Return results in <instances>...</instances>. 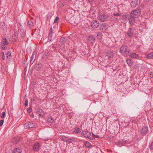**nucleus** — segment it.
I'll use <instances>...</instances> for the list:
<instances>
[{"label":"nucleus","instance_id":"17","mask_svg":"<svg viewBox=\"0 0 153 153\" xmlns=\"http://www.w3.org/2000/svg\"><path fill=\"white\" fill-rule=\"evenodd\" d=\"M47 121L48 123H54V120L53 117L49 116L48 118Z\"/></svg>","mask_w":153,"mask_h":153},{"label":"nucleus","instance_id":"37","mask_svg":"<svg viewBox=\"0 0 153 153\" xmlns=\"http://www.w3.org/2000/svg\"><path fill=\"white\" fill-rule=\"evenodd\" d=\"M28 101L27 100H26L25 102V106H27L28 105Z\"/></svg>","mask_w":153,"mask_h":153},{"label":"nucleus","instance_id":"23","mask_svg":"<svg viewBox=\"0 0 153 153\" xmlns=\"http://www.w3.org/2000/svg\"><path fill=\"white\" fill-rule=\"evenodd\" d=\"M130 56L131 58H137L138 57V55L135 53H131Z\"/></svg>","mask_w":153,"mask_h":153},{"label":"nucleus","instance_id":"38","mask_svg":"<svg viewBox=\"0 0 153 153\" xmlns=\"http://www.w3.org/2000/svg\"><path fill=\"white\" fill-rule=\"evenodd\" d=\"M4 122V120H1L0 121V125L1 126H2Z\"/></svg>","mask_w":153,"mask_h":153},{"label":"nucleus","instance_id":"14","mask_svg":"<svg viewBox=\"0 0 153 153\" xmlns=\"http://www.w3.org/2000/svg\"><path fill=\"white\" fill-rule=\"evenodd\" d=\"M88 40L90 42L92 43L95 42V39L93 36H91L88 37Z\"/></svg>","mask_w":153,"mask_h":153},{"label":"nucleus","instance_id":"18","mask_svg":"<svg viewBox=\"0 0 153 153\" xmlns=\"http://www.w3.org/2000/svg\"><path fill=\"white\" fill-rule=\"evenodd\" d=\"M126 62L127 64L129 66H131L132 65L133 62V61L130 59H127L126 60Z\"/></svg>","mask_w":153,"mask_h":153},{"label":"nucleus","instance_id":"13","mask_svg":"<svg viewBox=\"0 0 153 153\" xmlns=\"http://www.w3.org/2000/svg\"><path fill=\"white\" fill-rule=\"evenodd\" d=\"M138 1L137 0H133L131 2V5L133 7H134L137 5Z\"/></svg>","mask_w":153,"mask_h":153},{"label":"nucleus","instance_id":"4","mask_svg":"<svg viewBox=\"0 0 153 153\" xmlns=\"http://www.w3.org/2000/svg\"><path fill=\"white\" fill-rule=\"evenodd\" d=\"M36 124L35 123L31 122H27L24 125V128H31L35 127Z\"/></svg>","mask_w":153,"mask_h":153},{"label":"nucleus","instance_id":"9","mask_svg":"<svg viewBox=\"0 0 153 153\" xmlns=\"http://www.w3.org/2000/svg\"><path fill=\"white\" fill-rule=\"evenodd\" d=\"M18 33L16 30H13L12 32V38L16 40L18 38Z\"/></svg>","mask_w":153,"mask_h":153},{"label":"nucleus","instance_id":"30","mask_svg":"<svg viewBox=\"0 0 153 153\" xmlns=\"http://www.w3.org/2000/svg\"><path fill=\"white\" fill-rule=\"evenodd\" d=\"M97 37L98 39H101L102 37V33L100 32H99L97 34Z\"/></svg>","mask_w":153,"mask_h":153},{"label":"nucleus","instance_id":"22","mask_svg":"<svg viewBox=\"0 0 153 153\" xmlns=\"http://www.w3.org/2000/svg\"><path fill=\"white\" fill-rule=\"evenodd\" d=\"M53 33H52V28H51V33H50L48 34V39H49V40L50 41H51L52 39L51 38L52 37V36L53 35Z\"/></svg>","mask_w":153,"mask_h":153},{"label":"nucleus","instance_id":"1","mask_svg":"<svg viewBox=\"0 0 153 153\" xmlns=\"http://www.w3.org/2000/svg\"><path fill=\"white\" fill-rule=\"evenodd\" d=\"M141 14V10L139 9L133 10L128 16V20L131 25H134L135 23V18L138 17Z\"/></svg>","mask_w":153,"mask_h":153},{"label":"nucleus","instance_id":"39","mask_svg":"<svg viewBox=\"0 0 153 153\" xmlns=\"http://www.w3.org/2000/svg\"><path fill=\"white\" fill-rule=\"evenodd\" d=\"M1 54L2 55V59H4V53L3 52H1Z\"/></svg>","mask_w":153,"mask_h":153},{"label":"nucleus","instance_id":"6","mask_svg":"<svg viewBox=\"0 0 153 153\" xmlns=\"http://www.w3.org/2000/svg\"><path fill=\"white\" fill-rule=\"evenodd\" d=\"M40 147L41 145L39 143H36L33 146V149L34 151L38 152L39 150Z\"/></svg>","mask_w":153,"mask_h":153},{"label":"nucleus","instance_id":"12","mask_svg":"<svg viewBox=\"0 0 153 153\" xmlns=\"http://www.w3.org/2000/svg\"><path fill=\"white\" fill-rule=\"evenodd\" d=\"M106 56L109 58H112L114 56L113 52L111 51H109L107 52Z\"/></svg>","mask_w":153,"mask_h":153},{"label":"nucleus","instance_id":"8","mask_svg":"<svg viewBox=\"0 0 153 153\" xmlns=\"http://www.w3.org/2000/svg\"><path fill=\"white\" fill-rule=\"evenodd\" d=\"M82 134L84 137L92 140L91 138L89 137L91 135V134L90 132L88 131H83L82 133Z\"/></svg>","mask_w":153,"mask_h":153},{"label":"nucleus","instance_id":"33","mask_svg":"<svg viewBox=\"0 0 153 153\" xmlns=\"http://www.w3.org/2000/svg\"><path fill=\"white\" fill-rule=\"evenodd\" d=\"M60 139L62 141H65V142H67V139L66 138H65V137H62L60 138Z\"/></svg>","mask_w":153,"mask_h":153},{"label":"nucleus","instance_id":"40","mask_svg":"<svg viewBox=\"0 0 153 153\" xmlns=\"http://www.w3.org/2000/svg\"><path fill=\"white\" fill-rule=\"evenodd\" d=\"M35 61V59H34V60H31L30 59V64L31 65H32L33 64Z\"/></svg>","mask_w":153,"mask_h":153},{"label":"nucleus","instance_id":"35","mask_svg":"<svg viewBox=\"0 0 153 153\" xmlns=\"http://www.w3.org/2000/svg\"><path fill=\"white\" fill-rule=\"evenodd\" d=\"M1 49L3 50H5L7 48L6 46L5 45H3L2 44L1 46Z\"/></svg>","mask_w":153,"mask_h":153},{"label":"nucleus","instance_id":"36","mask_svg":"<svg viewBox=\"0 0 153 153\" xmlns=\"http://www.w3.org/2000/svg\"><path fill=\"white\" fill-rule=\"evenodd\" d=\"M149 148L150 149L153 150V142L151 143Z\"/></svg>","mask_w":153,"mask_h":153},{"label":"nucleus","instance_id":"45","mask_svg":"<svg viewBox=\"0 0 153 153\" xmlns=\"http://www.w3.org/2000/svg\"><path fill=\"white\" fill-rule=\"evenodd\" d=\"M97 138H99L100 136L99 135H94Z\"/></svg>","mask_w":153,"mask_h":153},{"label":"nucleus","instance_id":"41","mask_svg":"<svg viewBox=\"0 0 153 153\" xmlns=\"http://www.w3.org/2000/svg\"><path fill=\"white\" fill-rule=\"evenodd\" d=\"M120 14L119 13H117L116 14H114V15L115 16H120Z\"/></svg>","mask_w":153,"mask_h":153},{"label":"nucleus","instance_id":"20","mask_svg":"<svg viewBox=\"0 0 153 153\" xmlns=\"http://www.w3.org/2000/svg\"><path fill=\"white\" fill-rule=\"evenodd\" d=\"M145 57L149 59L153 57V53L151 52L148 53L146 55Z\"/></svg>","mask_w":153,"mask_h":153},{"label":"nucleus","instance_id":"26","mask_svg":"<svg viewBox=\"0 0 153 153\" xmlns=\"http://www.w3.org/2000/svg\"><path fill=\"white\" fill-rule=\"evenodd\" d=\"M85 146L88 148H90L91 147V145L90 143L88 142L85 141L84 143Z\"/></svg>","mask_w":153,"mask_h":153},{"label":"nucleus","instance_id":"25","mask_svg":"<svg viewBox=\"0 0 153 153\" xmlns=\"http://www.w3.org/2000/svg\"><path fill=\"white\" fill-rule=\"evenodd\" d=\"M27 26L29 28H31L33 27V24L31 21H29L28 22Z\"/></svg>","mask_w":153,"mask_h":153},{"label":"nucleus","instance_id":"47","mask_svg":"<svg viewBox=\"0 0 153 153\" xmlns=\"http://www.w3.org/2000/svg\"><path fill=\"white\" fill-rule=\"evenodd\" d=\"M17 141L18 142V141H19V140H17Z\"/></svg>","mask_w":153,"mask_h":153},{"label":"nucleus","instance_id":"21","mask_svg":"<svg viewBox=\"0 0 153 153\" xmlns=\"http://www.w3.org/2000/svg\"><path fill=\"white\" fill-rule=\"evenodd\" d=\"M20 30L21 36L22 38H24L25 36V34L24 29L23 28H21L20 29Z\"/></svg>","mask_w":153,"mask_h":153},{"label":"nucleus","instance_id":"28","mask_svg":"<svg viewBox=\"0 0 153 153\" xmlns=\"http://www.w3.org/2000/svg\"><path fill=\"white\" fill-rule=\"evenodd\" d=\"M3 40H4L2 42L3 45H6L8 44V42L6 39H4Z\"/></svg>","mask_w":153,"mask_h":153},{"label":"nucleus","instance_id":"29","mask_svg":"<svg viewBox=\"0 0 153 153\" xmlns=\"http://www.w3.org/2000/svg\"><path fill=\"white\" fill-rule=\"evenodd\" d=\"M75 132L77 133H79L80 132V129L78 128H75Z\"/></svg>","mask_w":153,"mask_h":153},{"label":"nucleus","instance_id":"10","mask_svg":"<svg viewBox=\"0 0 153 153\" xmlns=\"http://www.w3.org/2000/svg\"><path fill=\"white\" fill-rule=\"evenodd\" d=\"M148 128L146 126H144L143 127L141 131V132L142 134H146L148 131Z\"/></svg>","mask_w":153,"mask_h":153},{"label":"nucleus","instance_id":"31","mask_svg":"<svg viewBox=\"0 0 153 153\" xmlns=\"http://www.w3.org/2000/svg\"><path fill=\"white\" fill-rule=\"evenodd\" d=\"M66 40V39L64 37H62L60 39V41L63 42H65Z\"/></svg>","mask_w":153,"mask_h":153},{"label":"nucleus","instance_id":"7","mask_svg":"<svg viewBox=\"0 0 153 153\" xmlns=\"http://www.w3.org/2000/svg\"><path fill=\"white\" fill-rule=\"evenodd\" d=\"M91 25L93 28H97L99 25V22L97 20H94L91 22Z\"/></svg>","mask_w":153,"mask_h":153},{"label":"nucleus","instance_id":"43","mask_svg":"<svg viewBox=\"0 0 153 153\" xmlns=\"http://www.w3.org/2000/svg\"><path fill=\"white\" fill-rule=\"evenodd\" d=\"M47 19H49V18H50V16H49V15H47Z\"/></svg>","mask_w":153,"mask_h":153},{"label":"nucleus","instance_id":"46","mask_svg":"<svg viewBox=\"0 0 153 153\" xmlns=\"http://www.w3.org/2000/svg\"><path fill=\"white\" fill-rule=\"evenodd\" d=\"M129 16L128 15H125V16H126V18H127V17H128V16Z\"/></svg>","mask_w":153,"mask_h":153},{"label":"nucleus","instance_id":"42","mask_svg":"<svg viewBox=\"0 0 153 153\" xmlns=\"http://www.w3.org/2000/svg\"><path fill=\"white\" fill-rule=\"evenodd\" d=\"M7 55L9 56H10L11 55V53L10 52H7Z\"/></svg>","mask_w":153,"mask_h":153},{"label":"nucleus","instance_id":"5","mask_svg":"<svg viewBox=\"0 0 153 153\" xmlns=\"http://www.w3.org/2000/svg\"><path fill=\"white\" fill-rule=\"evenodd\" d=\"M7 31V27L3 22L0 24V32L2 33L5 32Z\"/></svg>","mask_w":153,"mask_h":153},{"label":"nucleus","instance_id":"3","mask_svg":"<svg viewBox=\"0 0 153 153\" xmlns=\"http://www.w3.org/2000/svg\"><path fill=\"white\" fill-rule=\"evenodd\" d=\"M98 19L100 21L102 22L108 21L109 19V16H108L102 13L99 14Z\"/></svg>","mask_w":153,"mask_h":153},{"label":"nucleus","instance_id":"11","mask_svg":"<svg viewBox=\"0 0 153 153\" xmlns=\"http://www.w3.org/2000/svg\"><path fill=\"white\" fill-rule=\"evenodd\" d=\"M134 34V30L131 28H130L128 31L127 34L130 37H131L133 36Z\"/></svg>","mask_w":153,"mask_h":153},{"label":"nucleus","instance_id":"24","mask_svg":"<svg viewBox=\"0 0 153 153\" xmlns=\"http://www.w3.org/2000/svg\"><path fill=\"white\" fill-rule=\"evenodd\" d=\"M75 141V138L73 137H72L69 139H67V142L70 143H71Z\"/></svg>","mask_w":153,"mask_h":153},{"label":"nucleus","instance_id":"34","mask_svg":"<svg viewBox=\"0 0 153 153\" xmlns=\"http://www.w3.org/2000/svg\"><path fill=\"white\" fill-rule=\"evenodd\" d=\"M59 19V17H56L54 19V23H58Z\"/></svg>","mask_w":153,"mask_h":153},{"label":"nucleus","instance_id":"32","mask_svg":"<svg viewBox=\"0 0 153 153\" xmlns=\"http://www.w3.org/2000/svg\"><path fill=\"white\" fill-rule=\"evenodd\" d=\"M5 115V113L4 112H3L1 114V117L2 118H3Z\"/></svg>","mask_w":153,"mask_h":153},{"label":"nucleus","instance_id":"16","mask_svg":"<svg viewBox=\"0 0 153 153\" xmlns=\"http://www.w3.org/2000/svg\"><path fill=\"white\" fill-rule=\"evenodd\" d=\"M107 27L105 23H102L100 26V30H105Z\"/></svg>","mask_w":153,"mask_h":153},{"label":"nucleus","instance_id":"27","mask_svg":"<svg viewBox=\"0 0 153 153\" xmlns=\"http://www.w3.org/2000/svg\"><path fill=\"white\" fill-rule=\"evenodd\" d=\"M36 52H34L33 53L32 56L30 58V59L31 60H34V59H35V58L36 56Z\"/></svg>","mask_w":153,"mask_h":153},{"label":"nucleus","instance_id":"15","mask_svg":"<svg viewBox=\"0 0 153 153\" xmlns=\"http://www.w3.org/2000/svg\"><path fill=\"white\" fill-rule=\"evenodd\" d=\"M38 113L40 116L43 117L44 116L45 113L41 109H39L37 110Z\"/></svg>","mask_w":153,"mask_h":153},{"label":"nucleus","instance_id":"2","mask_svg":"<svg viewBox=\"0 0 153 153\" xmlns=\"http://www.w3.org/2000/svg\"><path fill=\"white\" fill-rule=\"evenodd\" d=\"M119 52L123 56H127L129 54L130 50L127 46L123 45L120 47Z\"/></svg>","mask_w":153,"mask_h":153},{"label":"nucleus","instance_id":"19","mask_svg":"<svg viewBox=\"0 0 153 153\" xmlns=\"http://www.w3.org/2000/svg\"><path fill=\"white\" fill-rule=\"evenodd\" d=\"M22 150L19 148L15 149L13 152V153H21Z\"/></svg>","mask_w":153,"mask_h":153},{"label":"nucleus","instance_id":"44","mask_svg":"<svg viewBox=\"0 0 153 153\" xmlns=\"http://www.w3.org/2000/svg\"><path fill=\"white\" fill-rule=\"evenodd\" d=\"M31 108H27V111H29V112L30 111H31Z\"/></svg>","mask_w":153,"mask_h":153}]
</instances>
